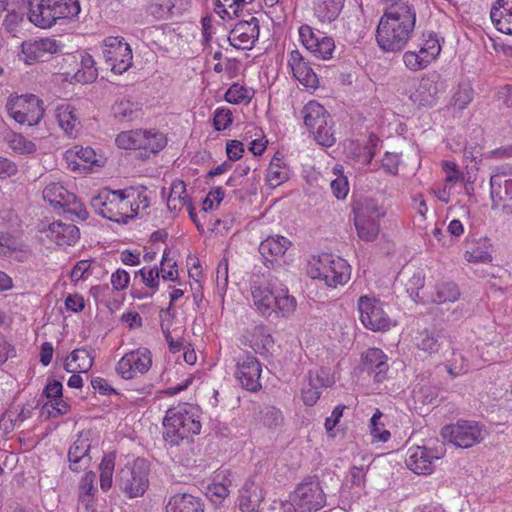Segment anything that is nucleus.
Listing matches in <instances>:
<instances>
[{
    "mask_svg": "<svg viewBox=\"0 0 512 512\" xmlns=\"http://www.w3.org/2000/svg\"><path fill=\"white\" fill-rule=\"evenodd\" d=\"M115 143L121 149L140 150L142 156L148 157L164 148L167 140L159 130H123Z\"/></svg>",
    "mask_w": 512,
    "mask_h": 512,
    "instance_id": "423d86ee",
    "label": "nucleus"
},
{
    "mask_svg": "<svg viewBox=\"0 0 512 512\" xmlns=\"http://www.w3.org/2000/svg\"><path fill=\"white\" fill-rule=\"evenodd\" d=\"M253 94V90L235 83L225 93V99L232 104H246L251 100Z\"/></svg>",
    "mask_w": 512,
    "mask_h": 512,
    "instance_id": "864d4df0",
    "label": "nucleus"
},
{
    "mask_svg": "<svg viewBox=\"0 0 512 512\" xmlns=\"http://www.w3.org/2000/svg\"><path fill=\"white\" fill-rule=\"evenodd\" d=\"M320 388L308 380V383L302 388L301 396L305 405L313 406L320 397Z\"/></svg>",
    "mask_w": 512,
    "mask_h": 512,
    "instance_id": "e2e57ef3",
    "label": "nucleus"
},
{
    "mask_svg": "<svg viewBox=\"0 0 512 512\" xmlns=\"http://www.w3.org/2000/svg\"><path fill=\"white\" fill-rule=\"evenodd\" d=\"M382 416L383 413L379 409H376L370 419L369 429L372 436V442L385 443L391 437L390 432L385 429V425L381 422Z\"/></svg>",
    "mask_w": 512,
    "mask_h": 512,
    "instance_id": "3c124183",
    "label": "nucleus"
},
{
    "mask_svg": "<svg viewBox=\"0 0 512 512\" xmlns=\"http://www.w3.org/2000/svg\"><path fill=\"white\" fill-rule=\"evenodd\" d=\"M288 66L293 76L306 88L316 89L319 86V79L313 71L310 63L298 50L289 53Z\"/></svg>",
    "mask_w": 512,
    "mask_h": 512,
    "instance_id": "b1692460",
    "label": "nucleus"
},
{
    "mask_svg": "<svg viewBox=\"0 0 512 512\" xmlns=\"http://www.w3.org/2000/svg\"><path fill=\"white\" fill-rule=\"evenodd\" d=\"M63 385L57 380H49L46 384L43 394L48 399L43 405V408L47 410L50 417L56 418L61 415L68 413L69 405L62 398Z\"/></svg>",
    "mask_w": 512,
    "mask_h": 512,
    "instance_id": "cd10ccee",
    "label": "nucleus"
},
{
    "mask_svg": "<svg viewBox=\"0 0 512 512\" xmlns=\"http://www.w3.org/2000/svg\"><path fill=\"white\" fill-rule=\"evenodd\" d=\"M26 14V2L25 0H21V3L15 4L12 6L4 19L3 26L7 32L13 33L19 27V25L23 22L24 16Z\"/></svg>",
    "mask_w": 512,
    "mask_h": 512,
    "instance_id": "37998d69",
    "label": "nucleus"
},
{
    "mask_svg": "<svg viewBox=\"0 0 512 512\" xmlns=\"http://www.w3.org/2000/svg\"><path fill=\"white\" fill-rule=\"evenodd\" d=\"M147 190L130 187L124 190L101 191L91 199L92 208L103 218L127 223L149 207Z\"/></svg>",
    "mask_w": 512,
    "mask_h": 512,
    "instance_id": "f03ea898",
    "label": "nucleus"
},
{
    "mask_svg": "<svg viewBox=\"0 0 512 512\" xmlns=\"http://www.w3.org/2000/svg\"><path fill=\"white\" fill-rule=\"evenodd\" d=\"M43 242L54 244L59 248L74 246L80 239L79 228L61 220L53 221L39 228Z\"/></svg>",
    "mask_w": 512,
    "mask_h": 512,
    "instance_id": "dca6fc26",
    "label": "nucleus"
},
{
    "mask_svg": "<svg viewBox=\"0 0 512 512\" xmlns=\"http://www.w3.org/2000/svg\"><path fill=\"white\" fill-rule=\"evenodd\" d=\"M291 241L281 235L269 236L259 245V252L268 268H274L291 246Z\"/></svg>",
    "mask_w": 512,
    "mask_h": 512,
    "instance_id": "393cba45",
    "label": "nucleus"
},
{
    "mask_svg": "<svg viewBox=\"0 0 512 512\" xmlns=\"http://www.w3.org/2000/svg\"><path fill=\"white\" fill-rule=\"evenodd\" d=\"M103 56L116 74H122L132 65V49L123 38L107 37L104 40Z\"/></svg>",
    "mask_w": 512,
    "mask_h": 512,
    "instance_id": "f3484780",
    "label": "nucleus"
},
{
    "mask_svg": "<svg viewBox=\"0 0 512 512\" xmlns=\"http://www.w3.org/2000/svg\"><path fill=\"white\" fill-rule=\"evenodd\" d=\"M6 138L9 147L17 153L29 154L36 151V144L20 132L11 131Z\"/></svg>",
    "mask_w": 512,
    "mask_h": 512,
    "instance_id": "8fccbe9b",
    "label": "nucleus"
},
{
    "mask_svg": "<svg viewBox=\"0 0 512 512\" xmlns=\"http://www.w3.org/2000/svg\"><path fill=\"white\" fill-rule=\"evenodd\" d=\"M442 437L460 448H469L480 443L484 437V429L475 421L460 420L446 425L441 430Z\"/></svg>",
    "mask_w": 512,
    "mask_h": 512,
    "instance_id": "ddd939ff",
    "label": "nucleus"
},
{
    "mask_svg": "<svg viewBox=\"0 0 512 512\" xmlns=\"http://www.w3.org/2000/svg\"><path fill=\"white\" fill-rule=\"evenodd\" d=\"M68 167L72 171H91L92 167L100 168L106 164V157L91 147L75 146L65 154Z\"/></svg>",
    "mask_w": 512,
    "mask_h": 512,
    "instance_id": "6ab92c4d",
    "label": "nucleus"
},
{
    "mask_svg": "<svg viewBox=\"0 0 512 512\" xmlns=\"http://www.w3.org/2000/svg\"><path fill=\"white\" fill-rule=\"evenodd\" d=\"M473 98V89L469 84H460L452 96L451 105L458 110L464 109Z\"/></svg>",
    "mask_w": 512,
    "mask_h": 512,
    "instance_id": "6e6d98bb",
    "label": "nucleus"
},
{
    "mask_svg": "<svg viewBox=\"0 0 512 512\" xmlns=\"http://www.w3.org/2000/svg\"><path fill=\"white\" fill-rule=\"evenodd\" d=\"M92 432L82 431L76 441L72 444L68 452L70 468L73 471L87 469L91 464V456L89 455L92 446Z\"/></svg>",
    "mask_w": 512,
    "mask_h": 512,
    "instance_id": "5701e85b",
    "label": "nucleus"
},
{
    "mask_svg": "<svg viewBox=\"0 0 512 512\" xmlns=\"http://www.w3.org/2000/svg\"><path fill=\"white\" fill-rule=\"evenodd\" d=\"M259 37V20L251 16L241 20L229 33V42L237 49H251Z\"/></svg>",
    "mask_w": 512,
    "mask_h": 512,
    "instance_id": "412c9836",
    "label": "nucleus"
},
{
    "mask_svg": "<svg viewBox=\"0 0 512 512\" xmlns=\"http://www.w3.org/2000/svg\"><path fill=\"white\" fill-rule=\"evenodd\" d=\"M249 291L252 307L265 318H290L297 309V300L286 286H276L264 277H254Z\"/></svg>",
    "mask_w": 512,
    "mask_h": 512,
    "instance_id": "7ed1b4c3",
    "label": "nucleus"
},
{
    "mask_svg": "<svg viewBox=\"0 0 512 512\" xmlns=\"http://www.w3.org/2000/svg\"><path fill=\"white\" fill-rule=\"evenodd\" d=\"M364 363L375 373V379L381 382L388 370L387 356L379 348H370L364 354Z\"/></svg>",
    "mask_w": 512,
    "mask_h": 512,
    "instance_id": "e433bc0d",
    "label": "nucleus"
},
{
    "mask_svg": "<svg viewBox=\"0 0 512 512\" xmlns=\"http://www.w3.org/2000/svg\"><path fill=\"white\" fill-rule=\"evenodd\" d=\"M416 24V12L407 2L388 6L381 16L376 41L385 52L401 51L411 38Z\"/></svg>",
    "mask_w": 512,
    "mask_h": 512,
    "instance_id": "f257e3e1",
    "label": "nucleus"
},
{
    "mask_svg": "<svg viewBox=\"0 0 512 512\" xmlns=\"http://www.w3.org/2000/svg\"><path fill=\"white\" fill-rule=\"evenodd\" d=\"M470 263H489L492 261V244L488 238H480L472 243L465 253Z\"/></svg>",
    "mask_w": 512,
    "mask_h": 512,
    "instance_id": "58836bf2",
    "label": "nucleus"
},
{
    "mask_svg": "<svg viewBox=\"0 0 512 512\" xmlns=\"http://www.w3.org/2000/svg\"><path fill=\"white\" fill-rule=\"evenodd\" d=\"M43 199L54 208H64L82 219L88 217L84 205L69 192L61 183L51 182L43 189Z\"/></svg>",
    "mask_w": 512,
    "mask_h": 512,
    "instance_id": "2eb2a0df",
    "label": "nucleus"
},
{
    "mask_svg": "<svg viewBox=\"0 0 512 512\" xmlns=\"http://www.w3.org/2000/svg\"><path fill=\"white\" fill-rule=\"evenodd\" d=\"M160 278L165 281L176 282L179 278V271L176 261L170 256L169 252L164 251L158 268Z\"/></svg>",
    "mask_w": 512,
    "mask_h": 512,
    "instance_id": "603ef678",
    "label": "nucleus"
},
{
    "mask_svg": "<svg viewBox=\"0 0 512 512\" xmlns=\"http://www.w3.org/2000/svg\"><path fill=\"white\" fill-rule=\"evenodd\" d=\"M115 459V453H107L99 464L100 487L103 491H108L112 487Z\"/></svg>",
    "mask_w": 512,
    "mask_h": 512,
    "instance_id": "79ce46f5",
    "label": "nucleus"
},
{
    "mask_svg": "<svg viewBox=\"0 0 512 512\" xmlns=\"http://www.w3.org/2000/svg\"><path fill=\"white\" fill-rule=\"evenodd\" d=\"M490 197L493 209H505L512 202V177L498 173L490 178Z\"/></svg>",
    "mask_w": 512,
    "mask_h": 512,
    "instance_id": "a878e982",
    "label": "nucleus"
},
{
    "mask_svg": "<svg viewBox=\"0 0 512 512\" xmlns=\"http://www.w3.org/2000/svg\"><path fill=\"white\" fill-rule=\"evenodd\" d=\"M308 380L314 382L318 388L330 387L334 384V377L330 375V373L323 368L317 369L315 371H310L308 375Z\"/></svg>",
    "mask_w": 512,
    "mask_h": 512,
    "instance_id": "052dcab7",
    "label": "nucleus"
},
{
    "mask_svg": "<svg viewBox=\"0 0 512 512\" xmlns=\"http://www.w3.org/2000/svg\"><path fill=\"white\" fill-rule=\"evenodd\" d=\"M110 283L114 290L123 291L129 286L130 274L126 270L118 268L111 274Z\"/></svg>",
    "mask_w": 512,
    "mask_h": 512,
    "instance_id": "680f3d73",
    "label": "nucleus"
},
{
    "mask_svg": "<svg viewBox=\"0 0 512 512\" xmlns=\"http://www.w3.org/2000/svg\"><path fill=\"white\" fill-rule=\"evenodd\" d=\"M147 476V463L138 458L120 469L116 481L127 497L136 498L145 493L149 483Z\"/></svg>",
    "mask_w": 512,
    "mask_h": 512,
    "instance_id": "9d476101",
    "label": "nucleus"
},
{
    "mask_svg": "<svg viewBox=\"0 0 512 512\" xmlns=\"http://www.w3.org/2000/svg\"><path fill=\"white\" fill-rule=\"evenodd\" d=\"M425 278L421 273H415L406 285L407 292L415 302H423L419 291L424 287Z\"/></svg>",
    "mask_w": 512,
    "mask_h": 512,
    "instance_id": "bf43d9fd",
    "label": "nucleus"
},
{
    "mask_svg": "<svg viewBox=\"0 0 512 512\" xmlns=\"http://www.w3.org/2000/svg\"><path fill=\"white\" fill-rule=\"evenodd\" d=\"M385 211L373 200L354 209V224L358 237L366 242L376 240L380 232L379 220L384 217Z\"/></svg>",
    "mask_w": 512,
    "mask_h": 512,
    "instance_id": "f8f14e48",
    "label": "nucleus"
},
{
    "mask_svg": "<svg viewBox=\"0 0 512 512\" xmlns=\"http://www.w3.org/2000/svg\"><path fill=\"white\" fill-rule=\"evenodd\" d=\"M137 275L141 276L142 282L148 289L151 290V295L155 294L159 288V270L158 267L144 266L138 270Z\"/></svg>",
    "mask_w": 512,
    "mask_h": 512,
    "instance_id": "4d7b16f0",
    "label": "nucleus"
},
{
    "mask_svg": "<svg viewBox=\"0 0 512 512\" xmlns=\"http://www.w3.org/2000/svg\"><path fill=\"white\" fill-rule=\"evenodd\" d=\"M325 505V495L318 483H302L283 504V512H317Z\"/></svg>",
    "mask_w": 512,
    "mask_h": 512,
    "instance_id": "1a4fd4ad",
    "label": "nucleus"
},
{
    "mask_svg": "<svg viewBox=\"0 0 512 512\" xmlns=\"http://www.w3.org/2000/svg\"><path fill=\"white\" fill-rule=\"evenodd\" d=\"M53 11L52 3L48 0H39L36 4L29 2L28 19L37 27L50 28L57 22V17L53 14Z\"/></svg>",
    "mask_w": 512,
    "mask_h": 512,
    "instance_id": "7c9ffc66",
    "label": "nucleus"
},
{
    "mask_svg": "<svg viewBox=\"0 0 512 512\" xmlns=\"http://www.w3.org/2000/svg\"><path fill=\"white\" fill-rule=\"evenodd\" d=\"M167 208L172 212H180L186 209L194 222V211L191 198L187 193L186 184L180 179H176L171 183L169 194L167 197Z\"/></svg>",
    "mask_w": 512,
    "mask_h": 512,
    "instance_id": "c85d7f7f",
    "label": "nucleus"
},
{
    "mask_svg": "<svg viewBox=\"0 0 512 512\" xmlns=\"http://www.w3.org/2000/svg\"><path fill=\"white\" fill-rule=\"evenodd\" d=\"M379 142L380 140L378 137H376L375 135H371L369 137L368 143L363 147L358 146V143H355L354 141H350L349 149H351V153L356 158H363L364 162L366 164H369L376 153V148Z\"/></svg>",
    "mask_w": 512,
    "mask_h": 512,
    "instance_id": "09e8293b",
    "label": "nucleus"
},
{
    "mask_svg": "<svg viewBox=\"0 0 512 512\" xmlns=\"http://www.w3.org/2000/svg\"><path fill=\"white\" fill-rule=\"evenodd\" d=\"M166 512H204L200 498L191 494H176L170 497Z\"/></svg>",
    "mask_w": 512,
    "mask_h": 512,
    "instance_id": "f704fd0d",
    "label": "nucleus"
},
{
    "mask_svg": "<svg viewBox=\"0 0 512 512\" xmlns=\"http://www.w3.org/2000/svg\"><path fill=\"white\" fill-rule=\"evenodd\" d=\"M54 8L53 14L57 20L72 18L80 12V4L78 0H48Z\"/></svg>",
    "mask_w": 512,
    "mask_h": 512,
    "instance_id": "c03bdc74",
    "label": "nucleus"
},
{
    "mask_svg": "<svg viewBox=\"0 0 512 512\" xmlns=\"http://www.w3.org/2000/svg\"><path fill=\"white\" fill-rule=\"evenodd\" d=\"M459 296L460 292L454 283H442L435 287V292L431 295V301L437 304L455 302Z\"/></svg>",
    "mask_w": 512,
    "mask_h": 512,
    "instance_id": "de8ad7c7",
    "label": "nucleus"
},
{
    "mask_svg": "<svg viewBox=\"0 0 512 512\" xmlns=\"http://www.w3.org/2000/svg\"><path fill=\"white\" fill-rule=\"evenodd\" d=\"M309 136L322 147H331L336 142V137L330 130H313Z\"/></svg>",
    "mask_w": 512,
    "mask_h": 512,
    "instance_id": "0e129e2a",
    "label": "nucleus"
},
{
    "mask_svg": "<svg viewBox=\"0 0 512 512\" xmlns=\"http://www.w3.org/2000/svg\"><path fill=\"white\" fill-rule=\"evenodd\" d=\"M351 271V266L345 259L328 253L311 256L306 268L311 279L322 281L329 288L348 283Z\"/></svg>",
    "mask_w": 512,
    "mask_h": 512,
    "instance_id": "20e7f679",
    "label": "nucleus"
},
{
    "mask_svg": "<svg viewBox=\"0 0 512 512\" xmlns=\"http://www.w3.org/2000/svg\"><path fill=\"white\" fill-rule=\"evenodd\" d=\"M152 367V353L146 347H139L124 354L116 364L117 374L125 379H135L146 374Z\"/></svg>",
    "mask_w": 512,
    "mask_h": 512,
    "instance_id": "4468645a",
    "label": "nucleus"
},
{
    "mask_svg": "<svg viewBox=\"0 0 512 512\" xmlns=\"http://www.w3.org/2000/svg\"><path fill=\"white\" fill-rule=\"evenodd\" d=\"M224 198V191L221 187L212 188L203 202V210L208 211L217 207Z\"/></svg>",
    "mask_w": 512,
    "mask_h": 512,
    "instance_id": "69168bd1",
    "label": "nucleus"
},
{
    "mask_svg": "<svg viewBox=\"0 0 512 512\" xmlns=\"http://www.w3.org/2000/svg\"><path fill=\"white\" fill-rule=\"evenodd\" d=\"M302 115L308 128H325L330 117L325 108L316 101L308 102L302 110Z\"/></svg>",
    "mask_w": 512,
    "mask_h": 512,
    "instance_id": "c9c22d12",
    "label": "nucleus"
},
{
    "mask_svg": "<svg viewBox=\"0 0 512 512\" xmlns=\"http://www.w3.org/2000/svg\"><path fill=\"white\" fill-rule=\"evenodd\" d=\"M445 447L442 443L435 442L432 445L412 446L407 451L406 465L418 475H430L434 472L436 464L445 455Z\"/></svg>",
    "mask_w": 512,
    "mask_h": 512,
    "instance_id": "9b49d317",
    "label": "nucleus"
},
{
    "mask_svg": "<svg viewBox=\"0 0 512 512\" xmlns=\"http://www.w3.org/2000/svg\"><path fill=\"white\" fill-rule=\"evenodd\" d=\"M403 61L405 66L411 71H419L425 68L422 63L423 58L416 51H406L403 54Z\"/></svg>",
    "mask_w": 512,
    "mask_h": 512,
    "instance_id": "774afa93",
    "label": "nucleus"
},
{
    "mask_svg": "<svg viewBox=\"0 0 512 512\" xmlns=\"http://www.w3.org/2000/svg\"><path fill=\"white\" fill-rule=\"evenodd\" d=\"M56 117L61 128H75L80 125L75 109L70 105H63L56 109Z\"/></svg>",
    "mask_w": 512,
    "mask_h": 512,
    "instance_id": "5fc2aeb1",
    "label": "nucleus"
},
{
    "mask_svg": "<svg viewBox=\"0 0 512 512\" xmlns=\"http://www.w3.org/2000/svg\"><path fill=\"white\" fill-rule=\"evenodd\" d=\"M93 366V358L85 349H76L66 358L64 368L69 373H86Z\"/></svg>",
    "mask_w": 512,
    "mask_h": 512,
    "instance_id": "4c0bfd02",
    "label": "nucleus"
},
{
    "mask_svg": "<svg viewBox=\"0 0 512 512\" xmlns=\"http://www.w3.org/2000/svg\"><path fill=\"white\" fill-rule=\"evenodd\" d=\"M414 345L424 353H437L441 348L440 337L435 332L423 330L414 337Z\"/></svg>",
    "mask_w": 512,
    "mask_h": 512,
    "instance_id": "a19ab883",
    "label": "nucleus"
},
{
    "mask_svg": "<svg viewBox=\"0 0 512 512\" xmlns=\"http://www.w3.org/2000/svg\"><path fill=\"white\" fill-rule=\"evenodd\" d=\"M490 17L498 31L512 35V0H497Z\"/></svg>",
    "mask_w": 512,
    "mask_h": 512,
    "instance_id": "473e14b6",
    "label": "nucleus"
},
{
    "mask_svg": "<svg viewBox=\"0 0 512 512\" xmlns=\"http://www.w3.org/2000/svg\"><path fill=\"white\" fill-rule=\"evenodd\" d=\"M98 71L91 55L85 54L81 59V67L75 73L76 81L80 83H92L97 79Z\"/></svg>",
    "mask_w": 512,
    "mask_h": 512,
    "instance_id": "a18cd8bd",
    "label": "nucleus"
},
{
    "mask_svg": "<svg viewBox=\"0 0 512 512\" xmlns=\"http://www.w3.org/2000/svg\"><path fill=\"white\" fill-rule=\"evenodd\" d=\"M22 54L26 63L45 61L60 50L57 40L51 38H40L24 41L21 45Z\"/></svg>",
    "mask_w": 512,
    "mask_h": 512,
    "instance_id": "4be33fe9",
    "label": "nucleus"
},
{
    "mask_svg": "<svg viewBox=\"0 0 512 512\" xmlns=\"http://www.w3.org/2000/svg\"><path fill=\"white\" fill-rule=\"evenodd\" d=\"M344 5V0H318L315 13L322 22H331L337 18Z\"/></svg>",
    "mask_w": 512,
    "mask_h": 512,
    "instance_id": "ea45409f",
    "label": "nucleus"
},
{
    "mask_svg": "<svg viewBox=\"0 0 512 512\" xmlns=\"http://www.w3.org/2000/svg\"><path fill=\"white\" fill-rule=\"evenodd\" d=\"M332 173L335 176L330 185L332 193L337 199L343 200L349 193V183L343 173V166L339 164L335 165L332 168Z\"/></svg>",
    "mask_w": 512,
    "mask_h": 512,
    "instance_id": "49530a36",
    "label": "nucleus"
},
{
    "mask_svg": "<svg viewBox=\"0 0 512 512\" xmlns=\"http://www.w3.org/2000/svg\"><path fill=\"white\" fill-rule=\"evenodd\" d=\"M261 372L258 359L252 355H244L238 358L234 375L243 388L256 392L261 388Z\"/></svg>",
    "mask_w": 512,
    "mask_h": 512,
    "instance_id": "aec40b11",
    "label": "nucleus"
},
{
    "mask_svg": "<svg viewBox=\"0 0 512 512\" xmlns=\"http://www.w3.org/2000/svg\"><path fill=\"white\" fill-rule=\"evenodd\" d=\"M442 168L445 173L444 184L447 185V187L453 188L455 184L463 180V173L458 169L454 161H443Z\"/></svg>",
    "mask_w": 512,
    "mask_h": 512,
    "instance_id": "13d9d810",
    "label": "nucleus"
},
{
    "mask_svg": "<svg viewBox=\"0 0 512 512\" xmlns=\"http://www.w3.org/2000/svg\"><path fill=\"white\" fill-rule=\"evenodd\" d=\"M199 418V409L193 405L182 404L169 409L163 421L165 440L171 444H178L179 440L199 434L201 430Z\"/></svg>",
    "mask_w": 512,
    "mask_h": 512,
    "instance_id": "39448f33",
    "label": "nucleus"
},
{
    "mask_svg": "<svg viewBox=\"0 0 512 512\" xmlns=\"http://www.w3.org/2000/svg\"><path fill=\"white\" fill-rule=\"evenodd\" d=\"M291 170L285 163L279 153H276L271 159L267 168L265 181L271 188H276L287 181L290 177Z\"/></svg>",
    "mask_w": 512,
    "mask_h": 512,
    "instance_id": "72a5a7b5",
    "label": "nucleus"
},
{
    "mask_svg": "<svg viewBox=\"0 0 512 512\" xmlns=\"http://www.w3.org/2000/svg\"><path fill=\"white\" fill-rule=\"evenodd\" d=\"M357 307L360 321L368 330L385 332L396 326V322L384 311L383 303L374 296H360Z\"/></svg>",
    "mask_w": 512,
    "mask_h": 512,
    "instance_id": "6e6552de",
    "label": "nucleus"
},
{
    "mask_svg": "<svg viewBox=\"0 0 512 512\" xmlns=\"http://www.w3.org/2000/svg\"><path fill=\"white\" fill-rule=\"evenodd\" d=\"M264 492L260 484L247 481L239 497V508L242 512H259Z\"/></svg>",
    "mask_w": 512,
    "mask_h": 512,
    "instance_id": "2f4dec72",
    "label": "nucleus"
},
{
    "mask_svg": "<svg viewBox=\"0 0 512 512\" xmlns=\"http://www.w3.org/2000/svg\"><path fill=\"white\" fill-rule=\"evenodd\" d=\"M91 267V260H80L78 261L71 273L70 278L73 282H78L80 280H85L88 277V272Z\"/></svg>",
    "mask_w": 512,
    "mask_h": 512,
    "instance_id": "338daca9",
    "label": "nucleus"
},
{
    "mask_svg": "<svg viewBox=\"0 0 512 512\" xmlns=\"http://www.w3.org/2000/svg\"><path fill=\"white\" fill-rule=\"evenodd\" d=\"M232 485L231 473L228 470H221L214 474L211 482L206 488V496L215 504H221L230 494Z\"/></svg>",
    "mask_w": 512,
    "mask_h": 512,
    "instance_id": "c756f323",
    "label": "nucleus"
},
{
    "mask_svg": "<svg viewBox=\"0 0 512 512\" xmlns=\"http://www.w3.org/2000/svg\"><path fill=\"white\" fill-rule=\"evenodd\" d=\"M241 342L259 354L267 353L274 344L268 327L262 324L246 329L242 334Z\"/></svg>",
    "mask_w": 512,
    "mask_h": 512,
    "instance_id": "bb28decb",
    "label": "nucleus"
},
{
    "mask_svg": "<svg viewBox=\"0 0 512 512\" xmlns=\"http://www.w3.org/2000/svg\"><path fill=\"white\" fill-rule=\"evenodd\" d=\"M8 115L19 125H38L44 115L43 101L34 94L10 96L6 103Z\"/></svg>",
    "mask_w": 512,
    "mask_h": 512,
    "instance_id": "0eeeda50",
    "label": "nucleus"
},
{
    "mask_svg": "<svg viewBox=\"0 0 512 512\" xmlns=\"http://www.w3.org/2000/svg\"><path fill=\"white\" fill-rule=\"evenodd\" d=\"M299 37L302 44L316 57L328 60L333 56L335 42L332 37L325 36L320 31H314L309 25H302L299 28Z\"/></svg>",
    "mask_w": 512,
    "mask_h": 512,
    "instance_id": "a211bd4d",
    "label": "nucleus"
}]
</instances>
